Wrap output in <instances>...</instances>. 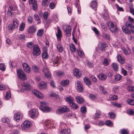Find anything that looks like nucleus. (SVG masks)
I'll list each match as a JSON object with an SVG mask.
<instances>
[{
	"instance_id": "f257e3e1",
	"label": "nucleus",
	"mask_w": 134,
	"mask_h": 134,
	"mask_svg": "<svg viewBox=\"0 0 134 134\" xmlns=\"http://www.w3.org/2000/svg\"><path fill=\"white\" fill-rule=\"evenodd\" d=\"M41 106L40 109L44 112H48L50 110V108L46 106V103L44 102H41Z\"/></svg>"
},
{
	"instance_id": "f03ea898",
	"label": "nucleus",
	"mask_w": 134,
	"mask_h": 134,
	"mask_svg": "<svg viewBox=\"0 0 134 134\" xmlns=\"http://www.w3.org/2000/svg\"><path fill=\"white\" fill-rule=\"evenodd\" d=\"M41 53L40 49L37 45L35 44L33 47V54L34 55H39Z\"/></svg>"
},
{
	"instance_id": "7ed1b4c3",
	"label": "nucleus",
	"mask_w": 134,
	"mask_h": 134,
	"mask_svg": "<svg viewBox=\"0 0 134 134\" xmlns=\"http://www.w3.org/2000/svg\"><path fill=\"white\" fill-rule=\"evenodd\" d=\"M70 110L68 107L65 106H63L59 107L57 111V112L58 111L61 113H63L66 112H69Z\"/></svg>"
},
{
	"instance_id": "20e7f679",
	"label": "nucleus",
	"mask_w": 134,
	"mask_h": 134,
	"mask_svg": "<svg viewBox=\"0 0 134 134\" xmlns=\"http://www.w3.org/2000/svg\"><path fill=\"white\" fill-rule=\"evenodd\" d=\"M31 122L28 121H25L21 125V127L23 130H26L29 128L31 125Z\"/></svg>"
},
{
	"instance_id": "39448f33",
	"label": "nucleus",
	"mask_w": 134,
	"mask_h": 134,
	"mask_svg": "<svg viewBox=\"0 0 134 134\" xmlns=\"http://www.w3.org/2000/svg\"><path fill=\"white\" fill-rule=\"evenodd\" d=\"M22 88L27 91H30L31 87L30 83L26 82H23L21 84Z\"/></svg>"
},
{
	"instance_id": "423d86ee",
	"label": "nucleus",
	"mask_w": 134,
	"mask_h": 134,
	"mask_svg": "<svg viewBox=\"0 0 134 134\" xmlns=\"http://www.w3.org/2000/svg\"><path fill=\"white\" fill-rule=\"evenodd\" d=\"M63 29L66 34V36L68 37L70 36L71 33V28L70 26L68 25L64 26L63 27Z\"/></svg>"
},
{
	"instance_id": "0eeeda50",
	"label": "nucleus",
	"mask_w": 134,
	"mask_h": 134,
	"mask_svg": "<svg viewBox=\"0 0 134 134\" xmlns=\"http://www.w3.org/2000/svg\"><path fill=\"white\" fill-rule=\"evenodd\" d=\"M17 72L19 78L24 80H26L25 75L23 71L21 70H19L17 71Z\"/></svg>"
},
{
	"instance_id": "6e6552de",
	"label": "nucleus",
	"mask_w": 134,
	"mask_h": 134,
	"mask_svg": "<svg viewBox=\"0 0 134 134\" xmlns=\"http://www.w3.org/2000/svg\"><path fill=\"white\" fill-rule=\"evenodd\" d=\"M76 88L77 90L80 92H82L83 90L82 85L81 82L78 81L76 84Z\"/></svg>"
},
{
	"instance_id": "1a4fd4ad",
	"label": "nucleus",
	"mask_w": 134,
	"mask_h": 134,
	"mask_svg": "<svg viewBox=\"0 0 134 134\" xmlns=\"http://www.w3.org/2000/svg\"><path fill=\"white\" fill-rule=\"evenodd\" d=\"M110 31L112 32H116L118 30V28L117 26L112 22H111L109 27Z\"/></svg>"
},
{
	"instance_id": "9d476101",
	"label": "nucleus",
	"mask_w": 134,
	"mask_h": 134,
	"mask_svg": "<svg viewBox=\"0 0 134 134\" xmlns=\"http://www.w3.org/2000/svg\"><path fill=\"white\" fill-rule=\"evenodd\" d=\"M23 116L22 114L20 112H18L15 114L14 115V120L17 122L21 119V118Z\"/></svg>"
},
{
	"instance_id": "9b49d317",
	"label": "nucleus",
	"mask_w": 134,
	"mask_h": 134,
	"mask_svg": "<svg viewBox=\"0 0 134 134\" xmlns=\"http://www.w3.org/2000/svg\"><path fill=\"white\" fill-rule=\"evenodd\" d=\"M43 71L45 76L47 77H50L51 74L49 70L46 66H44L43 69Z\"/></svg>"
},
{
	"instance_id": "f8f14e48",
	"label": "nucleus",
	"mask_w": 134,
	"mask_h": 134,
	"mask_svg": "<svg viewBox=\"0 0 134 134\" xmlns=\"http://www.w3.org/2000/svg\"><path fill=\"white\" fill-rule=\"evenodd\" d=\"M32 92L33 94L37 98L40 99H41L43 98V94L41 93H40L37 91L34 90L32 91Z\"/></svg>"
},
{
	"instance_id": "ddd939ff",
	"label": "nucleus",
	"mask_w": 134,
	"mask_h": 134,
	"mask_svg": "<svg viewBox=\"0 0 134 134\" xmlns=\"http://www.w3.org/2000/svg\"><path fill=\"white\" fill-rule=\"evenodd\" d=\"M23 68L26 72L29 73L31 71V69L29 65L26 63H24L23 65Z\"/></svg>"
},
{
	"instance_id": "4468645a",
	"label": "nucleus",
	"mask_w": 134,
	"mask_h": 134,
	"mask_svg": "<svg viewBox=\"0 0 134 134\" xmlns=\"http://www.w3.org/2000/svg\"><path fill=\"white\" fill-rule=\"evenodd\" d=\"M74 75L77 77H80L81 75V71L78 69H75L73 70Z\"/></svg>"
},
{
	"instance_id": "2eb2a0df",
	"label": "nucleus",
	"mask_w": 134,
	"mask_h": 134,
	"mask_svg": "<svg viewBox=\"0 0 134 134\" xmlns=\"http://www.w3.org/2000/svg\"><path fill=\"white\" fill-rule=\"evenodd\" d=\"M65 100L67 102H68L69 104H71V103L72 102L74 101V99L73 97L71 96L68 95L64 98Z\"/></svg>"
},
{
	"instance_id": "dca6fc26",
	"label": "nucleus",
	"mask_w": 134,
	"mask_h": 134,
	"mask_svg": "<svg viewBox=\"0 0 134 134\" xmlns=\"http://www.w3.org/2000/svg\"><path fill=\"white\" fill-rule=\"evenodd\" d=\"M36 27L34 26H30L28 30V32L29 34H32L36 32Z\"/></svg>"
},
{
	"instance_id": "f3484780",
	"label": "nucleus",
	"mask_w": 134,
	"mask_h": 134,
	"mask_svg": "<svg viewBox=\"0 0 134 134\" xmlns=\"http://www.w3.org/2000/svg\"><path fill=\"white\" fill-rule=\"evenodd\" d=\"M98 78L100 80L104 81L107 79V76L104 73L100 74L98 75Z\"/></svg>"
},
{
	"instance_id": "a211bd4d",
	"label": "nucleus",
	"mask_w": 134,
	"mask_h": 134,
	"mask_svg": "<svg viewBox=\"0 0 134 134\" xmlns=\"http://www.w3.org/2000/svg\"><path fill=\"white\" fill-rule=\"evenodd\" d=\"M38 87L40 89H44L47 87V84L45 82H41L39 84Z\"/></svg>"
},
{
	"instance_id": "6ab92c4d",
	"label": "nucleus",
	"mask_w": 134,
	"mask_h": 134,
	"mask_svg": "<svg viewBox=\"0 0 134 134\" xmlns=\"http://www.w3.org/2000/svg\"><path fill=\"white\" fill-rule=\"evenodd\" d=\"M30 116L32 118L36 117V111L35 110H32L29 112Z\"/></svg>"
},
{
	"instance_id": "aec40b11",
	"label": "nucleus",
	"mask_w": 134,
	"mask_h": 134,
	"mask_svg": "<svg viewBox=\"0 0 134 134\" xmlns=\"http://www.w3.org/2000/svg\"><path fill=\"white\" fill-rule=\"evenodd\" d=\"M90 6L93 9L96 10L97 7V4L96 1H92L91 3Z\"/></svg>"
},
{
	"instance_id": "412c9836",
	"label": "nucleus",
	"mask_w": 134,
	"mask_h": 134,
	"mask_svg": "<svg viewBox=\"0 0 134 134\" xmlns=\"http://www.w3.org/2000/svg\"><path fill=\"white\" fill-rule=\"evenodd\" d=\"M57 29V34H56V35L58 39H60L62 37V33L60 28L58 26Z\"/></svg>"
},
{
	"instance_id": "4be33fe9",
	"label": "nucleus",
	"mask_w": 134,
	"mask_h": 134,
	"mask_svg": "<svg viewBox=\"0 0 134 134\" xmlns=\"http://www.w3.org/2000/svg\"><path fill=\"white\" fill-rule=\"evenodd\" d=\"M57 48L58 51L59 52H62L63 51V47L61 44L58 43L57 44Z\"/></svg>"
},
{
	"instance_id": "5701e85b",
	"label": "nucleus",
	"mask_w": 134,
	"mask_h": 134,
	"mask_svg": "<svg viewBox=\"0 0 134 134\" xmlns=\"http://www.w3.org/2000/svg\"><path fill=\"white\" fill-rule=\"evenodd\" d=\"M101 111L99 109L96 110V113L95 114L94 118L96 119L100 117Z\"/></svg>"
},
{
	"instance_id": "b1692460",
	"label": "nucleus",
	"mask_w": 134,
	"mask_h": 134,
	"mask_svg": "<svg viewBox=\"0 0 134 134\" xmlns=\"http://www.w3.org/2000/svg\"><path fill=\"white\" fill-rule=\"evenodd\" d=\"M76 98L77 102L79 103H82L84 102V99L82 97L79 96L76 97Z\"/></svg>"
},
{
	"instance_id": "393cba45",
	"label": "nucleus",
	"mask_w": 134,
	"mask_h": 134,
	"mask_svg": "<svg viewBox=\"0 0 134 134\" xmlns=\"http://www.w3.org/2000/svg\"><path fill=\"white\" fill-rule=\"evenodd\" d=\"M117 59L118 61L121 64H123L124 62V60L120 54L118 55Z\"/></svg>"
},
{
	"instance_id": "a878e982",
	"label": "nucleus",
	"mask_w": 134,
	"mask_h": 134,
	"mask_svg": "<svg viewBox=\"0 0 134 134\" xmlns=\"http://www.w3.org/2000/svg\"><path fill=\"white\" fill-rule=\"evenodd\" d=\"M69 83V81L67 80H63L60 82L61 84L63 86H68Z\"/></svg>"
},
{
	"instance_id": "bb28decb",
	"label": "nucleus",
	"mask_w": 134,
	"mask_h": 134,
	"mask_svg": "<svg viewBox=\"0 0 134 134\" xmlns=\"http://www.w3.org/2000/svg\"><path fill=\"white\" fill-rule=\"evenodd\" d=\"M70 130L69 129L62 130L61 131V133L63 134H68L70 133Z\"/></svg>"
},
{
	"instance_id": "cd10ccee",
	"label": "nucleus",
	"mask_w": 134,
	"mask_h": 134,
	"mask_svg": "<svg viewBox=\"0 0 134 134\" xmlns=\"http://www.w3.org/2000/svg\"><path fill=\"white\" fill-rule=\"evenodd\" d=\"M83 81L87 85H91V82L90 80L87 77H85L83 79Z\"/></svg>"
},
{
	"instance_id": "c85d7f7f",
	"label": "nucleus",
	"mask_w": 134,
	"mask_h": 134,
	"mask_svg": "<svg viewBox=\"0 0 134 134\" xmlns=\"http://www.w3.org/2000/svg\"><path fill=\"white\" fill-rule=\"evenodd\" d=\"M112 66L114 70L117 71L119 68V66L117 63H112Z\"/></svg>"
},
{
	"instance_id": "c756f323",
	"label": "nucleus",
	"mask_w": 134,
	"mask_h": 134,
	"mask_svg": "<svg viewBox=\"0 0 134 134\" xmlns=\"http://www.w3.org/2000/svg\"><path fill=\"white\" fill-rule=\"evenodd\" d=\"M43 33V29H40L38 30L37 33V36H42Z\"/></svg>"
},
{
	"instance_id": "7c9ffc66",
	"label": "nucleus",
	"mask_w": 134,
	"mask_h": 134,
	"mask_svg": "<svg viewBox=\"0 0 134 134\" xmlns=\"http://www.w3.org/2000/svg\"><path fill=\"white\" fill-rule=\"evenodd\" d=\"M122 29L123 31L126 34H129L130 32V30H129L127 27L125 26L122 27Z\"/></svg>"
},
{
	"instance_id": "2f4dec72",
	"label": "nucleus",
	"mask_w": 134,
	"mask_h": 134,
	"mask_svg": "<svg viewBox=\"0 0 134 134\" xmlns=\"http://www.w3.org/2000/svg\"><path fill=\"white\" fill-rule=\"evenodd\" d=\"M122 77L118 74H117L115 76V79L116 81H119L121 80Z\"/></svg>"
},
{
	"instance_id": "473e14b6",
	"label": "nucleus",
	"mask_w": 134,
	"mask_h": 134,
	"mask_svg": "<svg viewBox=\"0 0 134 134\" xmlns=\"http://www.w3.org/2000/svg\"><path fill=\"white\" fill-rule=\"evenodd\" d=\"M13 25L17 28L19 25L18 20L16 19H14L13 20Z\"/></svg>"
},
{
	"instance_id": "72a5a7b5",
	"label": "nucleus",
	"mask_w": 134,
	"mask_h": 134,
	"mask_svg": "<svg viewBox=\"0 0 134 134\" xmlns=\"http://www.w3.org/2000/svg\"><path fill=\"white\" fill-rule=\"evenodd\" d=\"M2 121L4 123H6L9 124L10 121V119L6 117H4L2 118Z\"/></svg>"
},
{
	"instance_id": "f704fd0d",
	"label": "nucleus",
	"mask_w": 134,
	"mask_h": 134,
	"mask_svg": "<svg viewBox=\"0 0 134 134\" xmlns=\"http://www.w3.org/2000/svg\"><path fill=\"white\" fill-rule=\"evenodd\" d=\"M107 44L105 43H102L101 44V46L100 47L101 50L103 51L104 50L106 47H107Z\"/></svg>"
},
{
	"instance_id": "c9c22d12",
	"label": "nucleus",
	"mask_w": 134,
	"mask_h": 134,
	"mask_svg": "<svg viewBox=\"0 0 134 134\" xmlns=\"http://www.w3.org/2000/svg\"><path fill=\"white\" fill-rule=\"evenodd\" d=\"M71 103L69 104L72 108L74 109H77L78 108V106L73 101Z\"/></svg>"
},
{
	"instance_id": "e433bc0d",
	"label": "nucleus",
	"mask_w": 134,
	"mask_h": 134,
	"mask_svg": "<svg viewBox=\"0 0 134 134\" xmlns=\"http://www.w3.org/2000/svg\"><path fill=\"white\" fill-rule=\"evenodd\" d=\"M127 103L129 105H134V100L131 99H128L126 100Z\"/></svg>"
},
{
	"instance_id": "4c0bfd02",
	"label": "nucleus",
	"mask_w": 134,
	"mask_h": 134,
	"mask_svg": "<svg viewBox=\"0 0 134 134\" xmlns=\"http://www.w3.org/2000/svg\"><path fill=\"white\" fill-rule=\"evenodd\" d=\"M16 27L12 24H9L8 26V30L9 31H12Z\"/></svg>"
},
{
	"instance_id": "58836bf2",
	"label": "nucleus",
	"mask_w": 134,
	"mask_h": 134,
	"mask_svg": "<svg viewBox=\"0 0 134 134\" xmlns=\"http://www.w3.org/2000/svg\"><path fill=\"white\" fill-rule=\"evenodd\" d=\"M70 47L71 50L72 52H75L76 51V48L74 44H70Z\"/></svg>"
},
{
	"instance_id": "ea45409f",
	"label": "nucleus",
	"mask_w": 134,
	"mask_h": 134,
	"mask_svg": "<svg viewBox=\"0 0 134 134\" xmlns=\"http://www.w3.org/2000/svg\"><path fill=\"white\" fill-rule=\"evenodd\" d=\"M109 97L110 99L111 100H115L118 99V97L114 95H111Z\"/></svg>"
},
{
	"instance_id": "a19ab883",
	"label": "nucleus",
	"mask_w": 134,
	"mask_h": 134,
	"mask_svg": "<svg viewBox=\"0 0 134 134\" xmlns=\"http://www.w3.org/2000/svg\"><path fill=\"white\" fill-rule=\"evenodd\" d=\"M33 70L34 72H36L38 71L39 68L37 66L35 65H34L32 66Z\"/></svg>"
},
{
	"instance_id": "79ce46f5",
	"label": "nucleus",
	"mask_w": 134,
	"mask_h": 134,
	"mask_svg": "<svg viewBox=\"0 0 134 134\" xmlns=\"http://www.w3.org/2000/svg\"><path fill=\"white\" fill-rule=\"evenodd\" d=\"M86 63L87 65L89 68H92L94 66V64L93 63L88 61H87Z\"/></svg>"
},
{
	"instance_id": "37998d69",
	"label": "nucleus",
	"mask_w": 134,
	"mask_h": 134,
	"mask_svg": "<svg viewBox=\"0 0 134 134\" xmlns=\"http://www.w3.org/2000/svg\"><path fill=\"white\" fill-rule=\"evenodd\" d=\"M25 27V24L23 23H22L20 25L19 30L20 31H23Z\"/></svg>"
},
{
	"instance_id": "c03bdc74",
	"label": "nucleus",
	"mask_w": 134,
	"mask_h": 134,
	"mask_svg": "<svg viewBox=\"0 0 134 134\" xmlns=\"http://www.w3.org/2000/svg\"><path fill=\"white\" fill-rule=\"evenodd\" d=\"M59 58L57 57H56L53 61V62L54 64H57L58 63L59 60Z\"/></svg>"
},
{
	"instance_id": "a18cd8bd",
	"label": "nucleus",
	"mask_w": 134,
	"mask_h": 134,
	"mask_svg": "<svg viewBox=\"0 0 134 134\" xmlns=\"http://www.w3.org/2000/svg\"><path fill=\"white\" fill-rule=\"evenodd\" d=\"M32 4H33L32 7L33 9L34 10H36L37 7V5L35 1H34V3Z\"/></svg>"
},
{
	"instance_id": "49530a36",
	"label": "nucleus",
	"mask_w": 134,
	"mask_h": 134,
	"mask_svg": "<svg viewBox=\"0 0 134 134\" xmlns=\"http://www.w3.org/2000/svg\"><path fill=\"white\" fill-rule=\"evenodd\" d=\"M130 9V12L133 15H134V8H133V5L132 4H131L129 5Z\"/></svg>"
},
{
	"instance_id": "de8ad7c7",
	"label": "nucleus",
	"mask_w": 134,
	"mask_h": 134,
	"mask_svg": "<svg viewBox=\"0 0 134 134\" xmlns=\"http://www.w3.org/2000/svg\"><path fill=\"white\" fill-rule=\"evenodd\" d=\"M42 57L44 58H47L48 57V53L47 51H43L42 54Z\"/></svg>"
},
{
	"instance_id": "09e8293b",
	"label": "nucleus",
	"mask_w": 134,
	"mask_h": 134,
	"mask_svg": "<svg viewBox=\"0 0 134 134\" xmlns=\"http://www.w3.org/2000/svg\"><path fill=\"white\" fill-rule=\"evenodd\" d=\"M56 75L57 76H63L64 75L63 72L61 71H58L56 72Z\"/></svg>"
},
{
	"instance_id": "8fccbe9b",
	"label": "nucleus",
	"mask_w": 134,
	"mask_h": 134,
	"mask_svg": "<svg viewBox=\"0 0 134 134\" xmlns=\"http://www.w3.org/2000/svg\"><path fill=\"white\" fill-rule=\"evenodd\" d=\"M103 63L104 66H107L109 65V63L107 59L106 58H105L103 61Z\"/></svg>"
},
{
	"instance_id": "3c124183",
	"label": "nucleus",
	"mask_w": 134,
	"mask_h": 134,
	"mask_svg": "<svg viewBox=\"0 0 134 134\" xmlns=\"http://www.w3.org/2000/svg\"><path fill=\"white\" fill-rule=\"evenodd\" d=\"M77 51L79 56L81 57H82L84 54L83 52L79 49H77Z\"/></svg>"
},
{
	"instance_id": "603ef678",
	"label": "nucleus",
	"mask_w": 134,
	"mask_h": 134,
	"mask_svg": "<svg viewBox=\"0 0 134 134\" xmlns=\"http://www.w3.org/2000/svg\"><path fill=\"white\" fill-rule=\"evenodd\" d=\"M81 111L82 113H85L86 111V107H81Z\"/></svg>"
},
{
	"instance_id": "864d4df0",
	"label": "nucleus",
	"mask_w": 134,
	"mask_h": 134,
	"mask_svg": "<svg viewBox=\"0 0 134 134\" xmlns=\"http://www.w3.org/2000/svg\"><path fill=\"white\" fill-rule=\"evenodd\" d=\"M50 0H43L42 3V5L43 6H45L47 4L49 3Z\"/></svg>"
},
{
	"instance_id": "5fc2aeb1",
	"label": "nucleus",
	"mask_w": 134,
	"mask_h": 134,
	"mask_svg": "<svg viewBox=\"0 0 134 134\" xmlns=\"http://www.w3.org/2000/svg\"><path fill=\"white\" fill-rule=\"evenodd\" d=\"M11 97V94L10 92L9 91H8L7 93L5 98L8 99L9 98Z\"/></svg>"
},
{
	"instance_id": "6e6d98bb",
	"label": "nucleus",
	"mask_w": 134,
	"mask_h": 134,
	"mask_svg": "<svg viewBox=\"0 0 134 134\" xmlns=\"http://www.w3.org/2000/svg\"><path fill=\"white\" fill-rule=\"evenodd\" d=\"M0 69L4 71L5 69V65L2 63L0 64Z\"/></svg>"
},
{
	"instance_id": "4d7b16f0",
	"label": "nucleus",
	"mask_w": 134,
	"mask_h": 134,
	"mask_svg": "<svg viewBox=\"0 0 134 134\" xmlns=\"http://www.w3.org/2000/svg\"><path fill=\"white\" fill-rule=\"evenodd\" d=\"M108 114L111 119H114L115 117V115L112 112L109 113Z\"/></svg>"
},
{
	"instance_id": "13d9d810",
	"label": "nucleus",
	"mask_w": 134,
	"mask_h": 134,
	"mask_svg": "<svg viewBox=\"0 0 134 134\" xmlns=\"http://www.w3.org/2000/svg\"><path fill=\"white\" fill-rule=\"evenodd\" d=\"M122 134H128L129 132L127 129H123L121 130Z\"/></svg>"
},
{
	"instance_id": "bf43d9fd",
	"label": "nucleus",
	"mask_w": 134,
	"mask_h": 134,
	"mask_svg": "<svg viewBox=\"0 0 134 134\" xmlns=\"http://www.w3.org/2000/svg\"><path fill=\"white\" fill-rule=\"evenodd\" d=\"M25 36L24 34H20L19 36V38L20 40L23 41L25 40Z\"/></svg>"
},
{
	"instance_id": "052dcab7",
	"label": "nucleus",
	"mask_w": 134,
	"mask_h": 134,
	"mask_svg": "<svg viewBox=\"0 0 134 134\" xmlns=\"http://www.w3.org/2000/svg\"><path fill=\"white\" fill-rule=\"evenodd\" d=\"M93 31L94 32L95 34L98 36L99 34V32L96 28L94 27L93 29Z\"/></svg>"
},
{
	"instance_id": "680f3d73",
	"label": "nucleus",
	"mask_w": 134,
	"mask_h": 134,
	"mask_svg": "<svg viewBox=\"0 0 134 134\" xmlns=\"http://www.w3.org/2000/svg\"><path fill=\"white\" fill-rule=\"evenodd\" d=\"M34 17L35 19L36 20L39 21L38 22V23H40V18L36 14H35L34 15Z\"/></svg>"
},
{
	"instance_id": "e2e57ef3",
	"label": "nucleus",
	"mask_w": 134,
	"mask_h": 134,
	"mask_svg": "<svg viewBox=\"0 0 134 134\" xmlns=\"http://www.w3.org/2000/svg\"><path fill=\"white\" fill-rule=\"evenodd\" d=\"M90 77L91 79L93 81L94 83L96 82H97V79L93 75H91Z\"/></svg>"
},
{
	"instance_id": "0e129e2a",
	"label": "nucleus",
	"mask_w": 134,
	"mask_h": 134,
	"mask_svg": "<svg viewBox=\"0 0 134 134\" xmlns=\"http://www.w3.org/2000/svg\"><path fill=\"white\" fill-rule=\"evenodd\" d=\"M33 20V19L31 16H29L28 17L27 21L29 23H32V22Z\"/></svg>"
},
{
	"instance_id": "69168bd1",
	"label": "nucleus",
	"mask_w": 134,
	"mask_h": 134,
	"mask_svg": "<svg viewBox=\"0 0 134 134\" xmlns=\"http://www.w3.org/2000/svg\"><path fill=\"white\" fill-rule=\"evenodd\" d=\"M48 13L47 12H45L43 15V17L44 19L45 20H46L47 19V18L48 17Z\"/></svg>"
},
{
	"instance_id": "338daca9",
	"label": "nucleus",
	"mask_w": 134,
	"mask_h": 134,
	"mask_svg": "<svg viewBox=\"0 0 134 134\" xmlns=\"http://www.w3.org/2000/svg\"><path fill=\"white\" fill-rule=\"evenodd\" d=\"M105 124L108 126H110L112 125V124L111 121L110 120H107L106 121Z\"/></svg>"
},
{
	"instance_id": "774afa93",
	"label": "nucleus",
	"mask_w": 134,
	"mask_h": 134,
	"mask_svg": "<svg viewBox=\"0 0 134 134\" xmlns=\"http://www.w3.org/2000/svg\"><path fill=\"white\" fill-rule=\"evenodd\" d=\"M102 28L104 30L106 31L107 29L106 25L103 23H102L101 24Z\"/></svg>"
}]
</instances>
